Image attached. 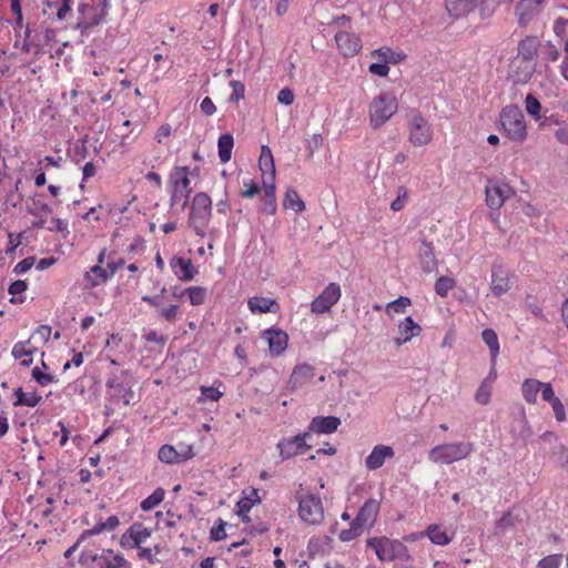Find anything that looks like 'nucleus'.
Listing matches in <instances>:
<instances>
[{
  "mask_svg": "<svg viewBox=\"0 0 568 568\" xmlns=\"http://www.w3.org/2000/svg\"><path fill=\"white\" fill-rule=\"evenodd\" d=\"M474 452L470 442L445 443L433 447L428 453L430 462L440 465H449L467 458Z\"/></svg>",
  "mask_w": 568,
  "mask_h": 568,
  "instance_id": "1",
  "label": "nucleus"
},
{
  "mask_svg": "<svg viewBox=\"0 0 568 568\" xmlns=\"http://www.w3.org/2000/svg\"><path fill=\"white\" fill-rule=\"evenodd\" d=\"M367 547L372 548L381 561H393L396 559L407 561L410 559L407 547L397 539L388 537H372L366 540Z\"/></svg>",
  "mask_w": 568,
  "mask_h": 568,
  "instance_id": "2",
  "label": "nucleus"
},
{
  "mask_svg": "<svg viewBox=\"0 0 568 568\" xmlns=\"http://www.w3.org/2000/svg\"><path fill=\"white\" fill-rule=\"evenodd\" d=\"M398 110V101L393 92H381L368 106L369 123L376 129L385 124Z\"/></svg>",
  "mask_w": 568,
  "mask_h": 568,
  "instance_id": "3",
  "label": "nucleus"
},
{
  "mask_svg": "<svg viewBox=\"0 0 568 568\" xmlns=\"http://www.w3.org/2000/svg\"><path fill=\"white\" fill-rule=\"evenodd\" d=\"M190 169L187 166H175L168 181L171 206L181 204L184 207L187 204L191 194V181L189 179Z\"/></svg>",
  "mask_w": 568,
  "mask_h": 568,
  "instance_id": "4",
  "label": "nucleus"
},
{
  "mask_svg": "<svg viewBox=\"0 0 568 568\" xmlns=\"http://www.w3.org/2000/svg\"><path fill=\"white\" fill-rule=\"evenodd\" d=\"M500 125L504 133L513 141L523 142L527 136L526 121L517 105H507L503 109Z\"/></svg>",
  "mask_w": 568,
  "mask_h": 568,
  "instance_id": "5",
  "label": "nucleus"
},
{
  "mask_svg": "<svg viewBox=\"0 0 568 568\" xmlns=\"http://www.w3.org/2000/svg\"><path fill=\"white\" fill-rule=\"evenodd\" d=\"M297 514L303 523L310 526H318L324 521L325 510L320 496L314 494L297 495Z\"/></svg>",
  "mask_w": 568,
  "mask_h": 568,
  "instance_id": "6",
  "label": "nucleus"
},
{
  "mask_svg": "<svg viewBox=\"0 0 568 568\" xmlns=\"http://www.w3.org/2000/svg\"><path fill=\"white\" fill-rule=\"evenodd\" d=\"M211 212V197L203 192L195 194L191 204L189 221L195 233L202 237L204 236L205 227L210 222Z\"/></svg>",
  "mask_w": 568,
  "mask_h": 568,
  "instance_id": "7",
  "label": "nucleus"
},
{
  "mask_svg": "<svg viewBox=\"0 0 568 568\" xmlns=\"http://www.w3.org/2000/svg\"><path fill=\"white\" fill-rule=\"evenodd\" d=\"M258 165L262 172L264 192H266V196L271 199V212H275V165L271 149L266 145L262 146Z\"/></svg>",
  "mask_w": 568,
  "mask_h": 568,
  "instance_id": "8",
  "label": "nucleus"
},
{
  "mask_svg": "<svg viewBox=\"0 0 568 568\" xmlns=\"http://www.w3.org/2000/svg\"><path fill=\"white\" fill-rule=\"evenodd\" d=\"M409 142L414 146L427 145L433 139V129L428 121L419 113L412 112L408 120Z\"/></svg>",
  "mask_w": 568,
  "mask_h": 568,
  "instance_id": "9",
  "label": "nucleus"
},
{
  "mask_svg": "<svg viewBox=\"0 0 568 568\" xmlns=\"http://www.w3.org/2000/svg\"><path fill=\"white\" fill-rule=\"evenodd\" d=\"M310 438H311V433L305 432L303 434H300V435H296L293 437L281 439L276 445V447L280 452L281 458L283 460L290 459L294 456L302 455V454L306 453L311 448V446L307 444V440Z\"/></svg>",
  "mask_w": 568,
  "mask_h": 568,
  "instance_id": "10",
  "label": "nucleus"
},
{
  "mask_svg": "<svg viewBox=\"0 0 568 568\" xmlns=\"http://www.w3.org/2000/svg\"><path fill=\"white\" fill-rule=\"evenodd\" d=\"M342 296L341 286L337 283H329L323 292L311 303V312L314 314H323L329 312L331 308L339 301Z\"/></svg>",
  "mask_w": 568,
  "mask_h": 568,
  "instance_id": "11",
  "label": "nucleus"
},
{
  "mask_svg": "<svg viewBox=\"0 0 568 568\" xmlns=\"http://www.w3.org/2000/svg\"><path fill=\"white\" fill-rule=\"evenodd\" d=\"M485 193L487 205L493 210H498L503 206L505 201L514 194V191L505 182L489 181L486 185Z\"/></svg>",
  "mask_w": 568,
  "mask_h": 568,
  "instance_id": "12",
  "label": "nucleus"
},
{
  "mask_svg": "<svg viewBox=\"0 0 568 568\" xmlns=\"http://www.w3.org/2000/svg\"><path fill=\"white\" fill-rule=\"evenodd\" d=\"M79 18L75 24L77 29H80L82 33H85L89 29L100 24L105 17V9L100 11L87 3H82L78 7Z\"/></svg>",
  "mask_w": 568,
  "mask_h": 568,
  "instance_id": "13",
  "label": "nucleus"
},
{
  "mask_svg": "<svg viewBox=\"0 0 568 568\" xmlns=\"http://www.w3.org/2000/svg\"><path fill=\"white\" fill-rule=\"evenodd\" d=\"M545 0H520L515 8V17L520 27H526L540 11Z\"/></svg>",
  "mask_w": 568,
  "mask_h": 568,
  "instance_id": "14",
  "label": "nucleus"
},
{
  "mask_svg": "<svg viewBox=\"0 0 568 568\" xmlns=\"http://www.w3.org/2000/svg\"><path fill=\"white\" fill-rule=\"evenodd\" d=\"M379 501L371 498L364 503L361 507L357 516L354 518L356 520L357 526H362L365 530H369L376 520V517L379 513Z\"/></svg>",
  "mask_w": 568,
  "mask_h": 568,
  "instance_id": "15",
  "label": "nucleus"
},
{
  "mask_svg": "<svg viewBox=\"0 0 568 568\" xmlns=\"http://www.w3.org/2000/svg\"><path fill=\"white\" fill-rule=\"evenodd\" d=\"M535 71V62L521 58H515L509 67V75L515 83H526Z\"/></svg>",
  "mask_w": 568,
  "mask_h": 568,
  "instance_id": "16",
  "label": "nucleus"
},
{
  "mask_svg": "<svg viewBox=\"0 0 568 568\" xmlns=\"http://www.w3.org/2000/svg\"><path fill=\"white\" fill-rule=\"evenodd\" d=\"M335 41L344 57H354L362 49V41L355 33L339 31L335 34Z\"/></svg>",
  "mask_w": 568,
  "mask_h": 568,
  "instance_id": "17",
  "label": "nucleus"
},
{
  "mask_svg": "<svg viewBox=\"0 0 568 568\" xmlns=\"http://www.w3.org/2000/svg\"><path fill=\"white\" fill-rule=\"evenodd\" d=\"M422 333V327L417 324L413 317L407 316L403 321L398 323L397 326V336L394 338V343L397 346H402L414 337L418 336Z\"/></svg>",
  "mask_w": 568,
  "mask_h": 568,
  "instance_id": "18",
  "label": "nucleus"
},
{
  "mask_svg": "<svg viewBox=\"0 0 568 568\" xmlns=\"http://www.w3.org/2000/svg\"><path fill=\"white\" fill-rule=\"evenodd\" d=\"M315 377V369L313 366L308 364H300L294 367L290 379L288 387L291 390H297L303 386L311 383V381Z\"/></svg>",
  "mask_w": 568,
  "mask_h": 568,
  "instance_id": "19",
  "label": "nucleus"
},
{
  "mask_svg": "<svg viewBox=\"0 0 568 568\" xmlns=\"http://www.w3.org/2000/svg\"><path fill=\"white\" fill-rule=\"evenodd\" d=\"M511 287L509 272L501 265H494L491 270L490 290L494 295L500 296Z\"/></svg>",
  "mask_w": 568,
  "mask_h": 568,
  "instance_id": "20",
  "label": "nucleus"
},
{
  "mask_svg": "<svg viewBox=\"0 0 568 568\" xmlns=\"http://www.w3.org/2000/svg\"><path fill=\"white\" fill-rule=\"evenodd\" d=\"M262 338L267 342L270 352L274 356L282 354L287 347L288 336L282 329H266Z\"/></svg>",
  "mask_w": 568,
  "mask_h": 568,
  "instance_id": "21",
  "label": "nucleus"
},
{
  "mask_svg": "<svg viewBox=\"0 0 568 568\" xmlns=\"http://www.w3.org/2000/svg\"><path fill=\"white\" fill-rule=\"evenodd\" d=\"M395 455L394 449L387 445H376L371 454L365 459V467L368 470H376L381 468L387 458H393Z\"/></svg>",
  "mask_w": 568,
  "mask_h": 568,
  "instance_id": "22",
  "label": "nucleus"
},
{
  "mask_svg": "<svg viewBox=\"0 0 568 568\" xmlns=\"http://www.w3.org/2000/svg\"><path fill=\"white\" fill-rule=\"evenodd\" d=\"M92 560L99 561L101 568H132L129 560L112 549L103 550L100 556H92Z\"/></svg>",
  "mask_w": 568,
  "mask_h": 568,
  "instance_id": "23",
  "label": "nucleus"
},
{
  "mask_svg": "<svg viewBox=\"0 0 568 568\" xmlns=\"http://www.w3.org/2000/svg\"><path fill=\"white\" fill-rule=\"evenodd\" d=\"M247 307L253 314H264L280 312V305L276 300L264 296H252L247 301Z\"/></svg>",
  "mask_w": 568,
  "mask_h": 568,
  "instance_id": "24",
  "label": "nucleus"
},
{
  "mask_svg": "<svg viewBox=\"0 0 568 568\" xmlns=\"http://www.w3.org/2000/svg\"><path fill=\"white\" fill-rule=\"evenodd\" d=\"M540 440L545 443H556V446L552 450V458L556 463H558L566 471H568V447L565 445L557 443L558 437L556 434L551 432H546L540 436Z\"/></svg>",
  "mask_w": 568,
  "mask_h": 568,
  "instance_id": "25",
  "label": "nucleus"
},
{
  "mask_svg": "<svg viewBox=\"0 0 568 568\" xmlns=\"http://www.w3.org/2000/svg\"><path fill=\"white\" fill-rule=\"evenodd\" d=\"M170 264L174 274L183 282L191 281L197 273V270L189 258L174 257L171 260Z\"/></svg>",
  "mask_w": 568,
  "mask_h": 568,
  "instance_id": "26",
  "label": "nucleus"
},
{
  "mask_svg": "<svg viewBox=\"0 0 568 568\" xmlns=\"http://www.w3.org/2000/svg\"><path fill=\"white\" fill-rule=\"evenodd\" d=\"M479 0H445L448 14L454 19L466 17L477 6Z\"/></svg>",
  "mask_w": 568,
  "mask_h": 568,
  "instance_id": "27",
  "label": "nucleus"
},
{
  "mask_svg": "<svg viewBox=\"0 0 568 568\" xmlns=\"http://www.w3.org/2000/svg\"><path fill=\"white\" fill-rule=\"evenodd\" d=\"M38 353L37 346L28 339L27 342H19L12 348V355L16 359L20 361L23 366H29L33 362V355Z\"/></svg>",
  "mask_w": 568,
  "mask_h": 568,
  "instance_id": "28",
  "label": "nucleus"
},
{
  "mask_svg": "<svg viewBox=\"0 0 568 568\" xmlns=\"http://www.w3.org/2000/svg\"><path fill=\"white\" fill-rule=\"evenodd\" d=\"M341 420L334 416L315 417L310 424V433L332 434L339 426Z\"/></svg>",
  "mask_w": 568,
  "mask_h": 568,
  "instance_id": "29",
  "label": "nucleus"
},
{
  "mask_svg": "<svg viewBox=\"0 0 568 568\" xmlns=\"http://www.w3.org/2000/svg\"><path fill=\"white\" fill-rule=\"evenodd\" d=\"M418 261L425 273H433L437 270V260L432 244L422 242L418 251Z\"/></svg>",
  "mask_w": 568,
  "mask_h": 568,
  "instance_id": "30",
  "label": "nucleus"
},
{
  "mask_svg": "<svg viewBox=\"0 0 568 568\" xmlns=\"http://www.w3.org/2000/svg\"><path fill=\"white\" fill-rule=\"evenodd\" d=\"M44 13L55 14L59 20L67 19L71 11L70 0H49L45 4Z\"/></svg>",
  "mask_w": 568,
  "mask_h": 568,
  "instance_id": "31",
  "label": "nucleus"
},
{
  "mask_svg": "<svg viewBox=\"0 0 568 568\" xmlns=\"http://www.w3.org/2000/svg\"><path fill=\"white\" fill-rule=\"evenodd\" d=\"M28 212L39 220L33 224L34 227L42 229L45 227L47 219L45 216L51 212V207L44 203L41 199L32 200V207L28 210Z\"/></svg>",
  "mask_w": 568,
  "mask_h": 568,
  "instance_id": "32",
  "label": "nucleus"
},
{
  "mask_svg": "<svg viewBox=\"0 0 568 568\" xmlns=\"http://www.w3.org/2000/svg\"><path fill=\"white\" fill-rule=\"evenodd\" d=\"M109 278L110 274H108L106 268H103L101 265H93L84 274V280L90 287H97L105 283Z\"/></svg>",
  "mask_w": 568,
  "mask_h": 568,
  "instance_id": "33",
  "label": "nucleus"
},
{
  "mask_svg": "<svg viewBox=\"0 0 568 568\" xmlns=\"http://www.w3.org/2000/svg\"><path fill=\"white\" fill-rule=\"evenodd\" d=\"M540 386H542V382L534 378H527L524 381L521 385V393L524 399L529 404L537 403V396L540 393Z\"/></svg>",
  "mask_w": 568,
  "mask_h": 568,
  "instance_id": "34",
  "label": "nucleus"
},
{
  "mask_svg": "<svg viewBox=\"0 0 568 568\" xmlns=\"http://www.w3.org/2000/svg\"><path fill=\"white\" fill-rule=\"evenodd\" d=\"M481 338L489 348L490 362L495 363L500 349L496 332L491 328H486L481 332Z\"/></svg>",
  "mask_w": 568,
  "mask_h": 568,
  "instance_id": "35",
  "label": "nucleus"
},
{
  "mask_svg": "<svg viewBox=\"0 0 568 568\" xmlns=\"http://www.w3.org/2000/svg\"><path fill=\"white\" fill-rule=\"evenodd\" d=\"M233 146L234 140L231 134H222L219 138V158L222 163H226L231 160Z\"/></svg>",
  "mask_w": 568,
  "mask_h": 568,
  "instance_id": "36",
  "label": "nucleus"
},
{
  "mask_svg": "<svg viewBox=\"0 0 568 568\" xmlns=\"http://www.w3.org/2000/svg\"><path fill=\"white\" fill-rule=\"evenodd\" d=\"M128 535L133 540L134 547L140 548L141 544L145 542L150 538L151 530L142 524H133L129 528Z\"/></svg>",
  "mask_w": 568,
  "mask_h": 568,
  "instance_id": "37",
  "label": "nucleus"
},
{
  "mask_svg": "<svg viewBox=\"0 0 568 568\" xmlns=\"http://www.w3.org/2000/svg\"><path fill=\"white\" fill-rule=\"evenodd\" d=\"M423 535L427 536L433 544L438 546H445L452 541V537L445 530H440L437 525H429Z\"/></svg>",
  "mask_w": 568,
  "mask_h": 568,
  "instance_id": "38",
  "label": "nucleus"
},
{
  "mask_svg": "<svg viewBox=\"0 0 568 568\" xmlns=\"http://www.w3.org/2000/svg\"><path fill=\"white\" fill-rule=\"evenodd\" d=\"M252 495L255 497V499H251L250 497H244V498L240 499L236 504V514L242 518V520L244 523L250 521L247 513L251 510V508L254 506V504L260 501L256 490H252Z\"/></svg>",
  "mask_w": 568,
  "mask_h": 568,
  "instance_id": "39",
  "label": "nucleus"
},
{
  "mask_svg": "<svg viewBox=\"0 0 568 568\" xmlns=\"http://www.w3.org/2000/svg\"><path fill=\"white\" fill-rule=\"evenodd\" d=\"M537 52V42L534 38L521 41L518 45V54L516 58L534 61Z\"/></svg>",
  "mask_w": 568,
  "mask_h": 568,
  "instance_id": "40",
  "label": "nucleus"
},
{
  "mask_svg": "<svg viewBox=\"0 0 568 568\" xmlns=\"http://www.w3.org/2000/svg\"><path fill=\"white\" fill-rule=\"evenodd\" d=\"M412 305V301L409 297L399 296L397 300L392 301L386 304L385 312L393 316L395 314H403L406 312L407 307Z\"/></svg>",
  "mask_w": 568,
  "mask_h": 568,
  "instance_id": "41",
  "label": "nucleus"
},
{
  "mask_svg": "<svg viewBox=\"0 0 568 568\" xmlns=\"http://www.w3.org/2000/svg\"><path fill=\"white\" fill-rule=\"evenodd\" d=\"M284 206L295 211L296 213L305 210V204L294 189H288L285 193Z\"/></svg>",
  "mask_w": 568,
  "mask_h": 568,
  "instance_id": "42",
  "label": "nucleus"
},
{
  "mask_svg": "<svg viewBox=\"0 0 568 568\" xmlns=\"http://www.w3.org/2000/svg\"><path fill=\"white\" fill-rule=\"evenodd\" d=\"M187 294L190 303L194 306L204 304L207 290L202 286H191L183 291L182 295Z\"/></svg>",
  "mask_w": 568,
  "mask_h": 568,
  "instance_id": "43",
  "label": "nucleus"
},
{
  "mask_svg": "<svg viewBox=\"0 0 568 568\" xmlns=\"http://www.w3.org/2000/svg\"><path fill=\"white\" fill-rule=\"evenodd\" d=\"M181 314L180 306L178 304H171L169 306H160L158 310V316L170 324H174Z\"/></svg>",
  "mask_w": 568,
  "mask_h": 568,
  "instance_id": "44",
  "label": "nucleus"
},
{
  "mask_svg": "<svg viewBox=\"0 0 568 568\" xmlns=\"http://www.w3.org/2000/svg\"><path fill=\"white\" fill-rule=\"evenodd\" d=\"M372 55L374 58L383 60V62L386 64H395L403 59V57L399 53L394 52L390 48L387 47L375 50L372 53Z\"/></svg>",
  "mask_w": 568,
  "mask_h": 568,
  "instance_id": "45",
  "label": "nucleus"
},
{
  "mask_svg": "<svg viewBox=\"0 0 568 568\" xmlns=\"http://www.w3.org/2000/svg\"><path fill=\"white\" fill-rule=\"evenodd\" d=\"M164 490L162 488L155 489L148 498L141 501V508L149 511L155 508L164 499Z\"/></svg>",
  "mask_w": 568,
  "mask_h": 568,
  "instance_id": "46",
  "label": "nucleus"
},
{
  "mask_svg": "<svg viewBox=\"0 0 568 568\" xmlns=\"http://www.w3.org/2000/svg\"><path fill=\"white\" fill-rule=\"evenodd\" d=\"M158 457L161 462L165 464H179L180 460L178 458V450L174 446L163 445L160 447Z\"/></svg>",
  "mask_w": 568,
  "mask_h": 568,
  "instance_id": "47",
  "label": "nucleus"
},
{
  "mask_svg": "<svg viewBox=\"0 0 568 568\" xmlns=\"http://www.w3.org/2000/svg\"><path fill=\"white\" fill-rule=\"evenodd\" d=\"M364 531L365 529L362 526H357L356 520L353 519L349 528L343 529L339 532L338 538L341 541L348 542L359 537Z\"/></svg>",
  "mask_w": 568,
  "mask_h": 568,
  "instance_id": "48",
  "label": "nucleus"
},
{
  "mask_svg": "<svg viewBox=\"0 0 568 568\" xmlns=\"http://www.w3.org/2000/svg\"><path fill=\"white\" fill-rule=\"evenodd\" d=\"M41 400V396L37 393H24L21 389L17 390L16 405H24L28 407H36Z\"/></svg>",
  "mask_w": 568,
  "mask_h": 568,
  "instance_id": "49",
  "label": "nucleus"
},
{
  "mask_svg": "<svg viewBox=\"0 0 568 568\" xmlns=\"http://www.w3.org/2000/svg\"><path fill=\"white\" fill-rule=\"evenodd\" d=\"M525 109H526L527 113L530 116H532L535 120H539L540 119L541 104L538 101V99L535 98L534 95L528 94L526 97V99H525Z\"/></svg>",
  "mask_w": 568,
  "mask_h": 568,
  "instance_id": "50",
  "label": "nucleus"
},
{
  "mask_svg": "<svg viewBox=\"0 0 568 568\" xmlns=\"http://www.w3.org/2000/svg\"><path fill=\"white\" fill-rule=\"evenodd\" d=\"M455 286V281L447 276H440L435 283V291L442 297L446 296Z\"/></svg>",
  "mask_w": 568,
  "mask_h": 568,
  "instance_id": "51",
  "label": "nucleus"
},
{
  "mask_svg": "<svg viewBox=\"0 0 568 568\" xmlns=\"http://www.w3.org/2000/svg\"><path fill=\"white\" fill-rule=\"evenodd\" d=\"M200 389L201 396L197 399L199 403H203L205 400L217 402L223 396L222 392L212 386H201Z\"/></svg>",
  "mask_w": 568,
  "mask_h": 568,
  "instance_id": "52",
  "label": "nucleus"
},
{
  "mask_svg": "<svg viewBox=\"0 0 568 568\" xmlns=\"http://www.w3.org/2000/svg\"><path fill=\"white\" fill-rule=\"evenodd\" d=\"M493 387L481 383L475 393V400L480 405H487L490 402Z\"/></svg>",
  "mask_w": 568,
  "mask_h": 568,
  "instance_id": "53",
  "label": "nucleus"
},
{
  "mask_svg": "<svg viewBox=\"0 0 568 568\" xmlns=\"http://www.w3.org/2000/svg\"><path fill=\"white\" fill-rule=\"evenodd\" d=\"M562 562V555H549L538 561L537 568H559Z\"/></svg>",
  "mask_w": 568,
  "mask_h": 568,
  "instance_id": "54",
  "label": "nucleus"
},
{
  "mask_svg": "<svg viewBox=\"0 0 568 568\" xmlns=\"http://www.w3.org/2000/svg\"><path fill=\"white\" fill-rule=\"evenodd\" d=\"M499 6V0H483L479 6L481 18H489Z\"/></svg>",
  "mask_w": 568,
  "mask_h": 568,
  "instance_id": "55",
  "label": "nucleus"
},
{
  "mask_svg": "<svg viewBox=\"0 0 568 568\" xmlns=\"http://www.w3.org/2000/svg\"><path fill=\"white\" fill-rule=\"evenodd\" d=\"M407 197V189L404 186L398 187L397 197L392 202L390 209L395 212L400 211L405 206Z\"/></svg>",
  "mask_w": 568,
  "mask_h": 568,
  "instance_id": "56",
  "label": "nucleus"
},
{
  "mask_svg": "<svg viewBox=\"0 0 568 568\" xmlns=\"http://www.w3.org/2000/svg\"><path fill=\"white\" fill-rule=\"evenodd\" d=\"M549 405L552 408L555 418L558 423H562L567 419L566 409L559 397H556L554 402H550Z\"/></svg>",
  "mask_w": 568,
  "mask_h": 568,
  "instance_id": "57",
  "label": "nucleus"
},
{
  "mask_svg": "<svg viewBox=\"0 0 568 568\" xmlns=\"http://www.w3.org/2000/svg\"><path fill=\"white\" fill-rule=\"evenodd\" d=\"M51 327L48 325H41L37 328V331L32 334V336L29 338L33 343V341H41L43 343H47L51 336Z\"/></svg>",
  "mask_w": 568,
  "mask_h": 568,
  "instance_id": "58",
  "label": "nucleus"
},
{
  "mask_svg": "<svg viewBox=\"0 0 568 568\" xmlns=\"http://www.w3.org/2000/svg\"><path fill=\"white\" fill-rule=\"evenodd\" d=\"M32 377L42 386H47L55 382V377L51 374L42 373L39 367L32 369Z\"/></svg>",
  "mask_w": 568,
  "mask_h": 568,
  "instance_id": "59",
  "label": "nucleus"
},
{
  "mask_svg": "<svg viewBox=\"0 0 568 568\" xmlns=\"http://www.w3.org/2000/svg\"><path fill=\"white\" fill-rule=\"evenodd\" d=\"M178 450V458L181 462L187 460L194 456L193 448L191 445L180 443L178 447H175Z\"/></svg>",
  "mask_w": 568,
  "mask_h": 568,
  "instance_id": "60",
  "label": "nucleus"
},
{
  "mask_svg": "<svg viewBox=\"0 0 568 568\" xmlns=\"http://www.w3.org/2000/svg\"><path fill=\"white\" fill-rule=\"evenodd\" d=\"M230 85L233 89V93L230 97V101L236 102V101H239V100L244 98L245 88H244V84L242 82H240V81H231Z\"/></svg>",
  "mask_w": 568,
  "mask_h": 568,
  "instance_id": "61",
  "label": "nucleus"
},
{
  "mask_svg": "<svg viewBox=\"0 0 568 568\" xmlns=\"http://www.w3.org/2000/svg\"><path fill=\"white\" fill-rule=\"evenodd\" d=\"M51 232H61V233H69L68 231V222L53 217L50 221V225L47 227Z\"/></svg>",
  "mask_w": 568,
  "mask_h": 568,
  "instance_id": "62",
  "label": "nucleus"
},
{
  "mask_svg": "<svg viewBox=\"0 0 568 568\" xmlns=\"http://www.w3.org/2000/svg\"><path fill=\"white\" fill-rule=\"evenodd\" d=\"M540 393H541V398L545 402H547L548 404L550 402H554V399L557 397L555 394V390L552 388V385L550 383L542 382V386H540Z\"/></svg>",
  "mask_w": 568,
  "mask_h": 568,
  "instance_id": "63",
  "label": "nucleus"
},
{
  "mask_svg": "<svg viewBox=\"0 0 568 568\" xmlns=\"http://www.w3.org/2000/svg\"><path fill=\"white\" fill-rule=\"evenodd\" d=\"M277 101L285 105H291L294 102V93L288 88H283L277 94Z\"/></svg>",
  "mask_w": 568,
  "mask_h": 568,
  "instance_id": "64",
  "label": "nucleus"
}]
</instances>
